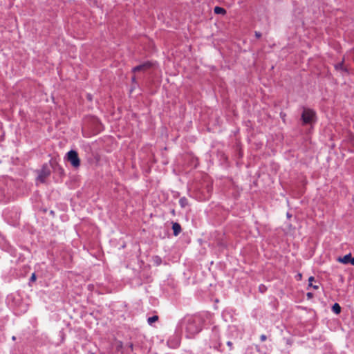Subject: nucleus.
Instances as JSON below:
<instances>
[{
  "mask_svg": "<svg viewBox=\"0 0 354 354\" xmlns=\"http://www.w3.org/2000/svg\"><path fill=\"white\" fill-rule=\"evenodd\" d=\"M219 339V329L215 326L212 330V334L210 336V347H212L217 351H222V344Z\"/></svg>",
  "mask_w": 354,
  "mask_h": 354,
  "instance_id": "nucleus-4",
  "label": "nucleus"
},
{
  "mask_svg": "<svg viewBox=\"0 0 354 354\" xmlns=\"http://www.w3.org/2000/svg\"><path fill=\"white\" fill-rule=\"evenodd\" d=\"M131 82H132L133 84H135V85H136V84H138V82H137V80H136V76H135V75H133V77H131Z\"/></svg>",
  "mask_w": 354,
  "mask_h": 354,
  "instance_id": "nucleus-24",
  "label": "nucleus"
},
{
  "mask_svg": "<svg viewBox=\"0 0 354 354\" xmlns=\"http://www.w3.org/2000/svg\"><path fill=\"white\" fill-rule=\"evenodd\" d=\"M307 296H308V297H311L313 296V294H312V293H310V292H308V293L307 294Z\"/></svg>",
  "mask_w": 354,
  "mask_h": 354,
  "instance_id": "nucleus-34",
  "label": "nucleus"
},
{
  "mask_svg": "<svg viewBox=\"0 0 354 354\" xmlns=\"http://www.w3.org/2000/svg\"><path fill=\"white\" fill-rule=\"evenodd\" d=\"M103 130V125L100 120L95 116L87 117L82 127V135L84 137L89 138L97 135Z\"/></svg>",
  "mask_w": 354,
  "mask_h": 354,
  "instance_id": "nucleus-2",
  "label": "nucleus"
},
{
  "mask_svg": "<svg viewBox=\"0 0 354 354\" xmlns=\"http://www.w3.org/2000/svg\"><path fill=\"white\" fill-rule=\"evenodd\" d=\"M49 164L56 176H58L60 179L65 176V171L64 168L58 163L56 160L51 159L49 161Z\"/></svg>",
  "mask_w": 354,
  "mask_h": 354,
  "instance_id": "nucleus-6",
  "label": "nucleus"
},
{
  "mask_svg": "<svg viewBox=\"0 0 354 354\" xmlns=\"http://www.w3.org/2000/svg\"><path fill=\"white\" fill-rule=\"evenodd\" d=\"M49 214H50V216H52V217H55V212L54 210H50L49 212Z\"/></svg>",
  "mask_w": 354,
  "mask_h": 354,
  "instance_id": "nucleus-28",
  "label": "nucleus"
},
{
  "mask_svg": "<svg viewBox=\"0 0 354 354\" xmlns=\"http://www.w3.org/2000/svg\"><path fill=\"white\" fill-rule=\"evenodd\" d=\"M314 289H317L318 288V286H312Z\"/></svg>",
  "mask_w": 354,
  "mask_h": 354,
  "instance_id": "nucleus-36",
  "label": "nucleus"
},
{
  "mask_svg": "<svg viewBox=\"0 0 354 354\" xmlns=\"http://www.w3.org/2000/svg\"><path fill=\"white\" fill-rule=\"evenodd\" d=\"M204 321V318L201 315H187L179 322L178 324L182 329L185 330L186 337L192 339L202 330Z\"/></svg>",
  "mask_w": 354,
  "mask_h": 354,
  "instance_id": "nucleus-1",
  "label": "nucleus"
},
{
  "mask_svg": "<svg viewBox=\"0 0 354 354\" xmlns=\"http://www.w3.org/2000/svg\"><path fill=\"white\" fill-rule=\"evenodd\" d=\"M214 12L215 14H217V15H225V14H226V10L223 8L220 7V6L214 7Z\"/></svg>",
  "mask_w": 354,
  "mask_h": 354,
  "instance_id": "nucleus-15",
  "label": "nucleus"
},
{
  "mask_svg": "<svg viewBox=\"0 0 354 354\" xmlns=\"http://www.w3.org/2000/svg\"><path fill=\"white\" fill-rule=\"evenodd\" d=\"M297 279H301V274L299 273L297 276Z\"/></svg>",
  "mask_w": 354,
  "mask_h": 354,
  "instance_id": "nucleus-32",
  "label": "nucleus"
},
{
  "mask_svg": "<svg viewBox=\"0 0 354 354\" xmlns=\"http://www.w3.org/2000/svg\"><path fill=\"white\" fill-rule=\"evenodd\" d=\"M152 261L153 263V265L158 266L162 264V258L158 255H155L152 257Z\"/></svg>",
  "mask_w": 354,
  "mask_h": 354,
  "instance_id": "nucleus-14",
  "label": "nucleus"
},
{
  "mask_svg": "<svg viewBox=\"0 0 354 354\" xmlns=\"http://www.w3.org/2000/svg\"><path fill=\"white\" fill-rule=\"evenodd\" d=\"M171 213L175 216L176 213H175V210L173 209L171 211Z\"/></svg>",
  "mask_w": 354,
  "mask_h": 354,
  "instance_id": "nucleus-33",
  "label": "nucleus"
},
{
  "mask_svg": "<svg viewBox=\"0 0 354 354\" xmlns=\"http://www.w3.org/2000/svg\"><path fill=\"white\" fill-rule=\"evenodd\" d=\"M123 348V343L121 341H118L116 342V346L115 348L118 351H120Z\"/></svg>",
  "mask_w": 354,
  "mask_h": 354,
  "instance_id": "nucleus-20",
  "label": "nucleus"
},
{
  "mask_svg": "<svg viewBox=\"0 0 354 354\" xmlns=\"http://www.w3.org/2000/svg\"><path fill=\"white\" fill-rule=\"evenodd\" d=\"M179 204L181 207L184 208L188 205V200L184 196L179 200Z\"/></svg>",
  "mask_w": 354,
  "mask_h": 354,
  "instance_id": "nucleus-16",
  "label": "nucleus"
},
{
  "mask_svg": "<svg viewBox=\"0 0 354 354\" xmlns=\"http://www.w3.org/2000/svg\"><path fill=\"white\" fill-rule=\"evenodd\" d=\"M65 160L70 162L74 168H78L80 166L81 161L78 153L76 150L71 149L68 151L64 157Z\"/></svg>",
  "mask_w": 354,
  "mask_h": 354,
  "instance_id": "nucleus-5",
  "label": "nucleus"
},
{
  "mask_svg": "<svg viewBox=\"0 0 354 354\" xmlns=\"http://www.w3.org/2000/svg\"><path fill=\"white\" fill-rule=\"evenodd\" d=\"M226 344L227 345V346H229L230 350H232V348H233V343L231 341L227 342Z\"/></svg>",
  "mask_w": 354,
  "mask_h": 354,
  "instance_id": "nucleus-23",
  "label": "nucleus"
},
{
  "mask_svg": "<svg viewBox=\"0 0 354 354\" xmlns=\"http://www.w3.org/2000/svg\"><path fill=\"white\" fill-rule=\"evenodd\" d=\"M255 35L257 38H259L261 36V34L259 32H255Z\"/></svg>",
  "mask_w": 354,
  "mask_h": 354,
  "instance_id": "nucleus-30",
  "label": "nucleus"
},
{
  "mask_svg": "<svg viewBox=\"0 0 354 354\" xmlns=\"http://www.w3.org/2000/svg\"><path fill=\"white\" fill-rule=\"evenodd\" d=\"M335 68L337 70H341V71H346V69L344 67L343 62L339 63L335 65Z\"/></svg>",
  "mask_w": 354,
  "mask_h": 354,
  "instance_id": "nucleus-21",
  "label": "nucleus"
},
{
  "mask_svg": "<svg viewBox=\"0 0 354 354\" xmlns=\"http://www.w3.org/2000/svg\"><path fill=\"white\" fill-rule=\"evenodd\" d=\"M36 280H37V275L35 272H33L29 279V282H28L29 286H31V283L35 282Z\"/></svg>",
  "mask_w": 354,
  "mask_h": 354,
  "instance_id": "nucleus-19",
  "label": "nucleus"
},
{
  "mask_svg": "<svg viewBox=\"0 0 354 354\" xmlns=\"http://www.w3.org/2000/svg\"><path fill=\"white\" fill-rule=\"evenodd\" d=\"M128 347L131 349V351L133 350V344L130 342L127 344Z\"/></svg>",
  "mask_w": 354,
  "mask_h": 354,
  "instance_id": "nucleus-27",
  "label": "nucleus"
},
{
  "mask_svg": "<svg viewBox=\"0 0 354 354\" xmlns=\"http://www.w3.org/2000/svg\"><path fill=\"white\" fill-rule=\"evenodd\" d=\"M167 343H168L169 347L173 348H177L180 345V342L177 339L175 340L169 339L168 340Z\"/></svg>",
  "mask_w": 354,
  "mask_h": 354,
  "instance_id": "nucleus-13",
  "label": "nucleus"
},
{
  "mask_svg": "<svg viewBox=\"0 0 354 354\" xmlns=\"http://www.w3.org/2000/svg\"><path fill=\"white\" fill-rule=\"evenodd\" d=\"M304 124H313L315 121V112L309 109H304L301 115Z\"/></svg>",
  "mask_w": 354,
  "mask_h": 354,
  "instance_id": "nucleus-9",
  "label": "nucleus"
},
{
  "mask_svg": "<svg viewBox=\"0 0 354 354\" xmlns=\"http://www.w3.org/2000/svg\"><path fill=\"white\" fill-rule=\"evenodd\" d=\"M51 167H50V164L48 165L45 163L42 165L41 169L38 171V176L37 180L44 183L46 181V179L51 174Z\"/></svg>",
  "mask_w": 354,
  "mask_h": 354,
  "instance_id": "nucleus-8",
  "label": "nucleus"
},
{
  "mask_svg": "<svg viewBox=\"0 0 354 354\" xmlns=\"http://www.w3.org/2000/svg\"><path fill=\"white\" fill-rule=\"evenodd\" d=\"M351 265L354 266V257L352 258V259H351V263H350Z\"/></svg>",
  "mask_w": 354,
  "mask_h": 354,
  "instance_id": "nucleus-31",
  "label": "nucleus"
},
{
  "mask_svg": "<svg viewBox=\"0 0 354 354\" xmlns=\"http://www.w3.org/2000/svg\"><path fill=\"white\" fill-rule=\"evenodd\" d=\"M252 349L254 348L257 353H260L259 346L258 345H254L251 347Z\"/></svg>",
  "mask_w": 354,
  "mask_h": 354,
  "instance_id": "nucleus-26",
  "label": "nucleus"
},
{
  "mask_svg": "<svg viewBox=\"0 0 354 354\" xmlns=\"http://www.w3.org/2000/svg\"><path fill=\"white\" fill-rule=\"evenodd\" d=\"M332 310L335 314H339L341 312V307L337 303H335L333 306Z\"/></svg>",
  "mask_w": 354,
  "mask_h": 354,
  "instance_id": "nucleus-17",
  "label": "nucleus"
},
{
  "mask_svg": "<svg viewBox=\"0 0 354 354\" xmlns=\"http://www.w3.org/2000/svg\"><path fill=\"white\" fill-rule=\"evenodd\" d=\"M259 289L260 292L263 293L266 291V286H264L263 284H261L259 287Z\"/></svg>",
  "mask_w": 354,
  "mask_h": 354,
  "instance_id": "nucleus-22",
  "label": "nucleus"
},
{
  "mask_svg": "<svg viewBox=\"0 0 354 354\" xmlns=\"http://www.w3.org/2000/svg\"><path fill=\"white\" fill-rule=\"evenodd\" d=\"M172 230L173 234L175 236H177L180 234L182 231V228L180 225L177 222H172Z\"/></svg>",
  "mask_w": 354,
  "mask_h": 354,
  "instance_id": "nucleus-11",
  "label": "nucleus"
},
{
  "mask_svg": "<svg viewBox=\"0 0 354 354\" xmlns=\"http://www.w3.org/2000/svg\"><path fill=\"white\" fill-rule=\"evenodd\" d=\"M11 197V191L5 179H0V202L8 203Z\"/></svg>",
  "mask_w": 354,
  "mask_h": 354,
  "instance_id": "nucleus-3",
  "label": "nucleus"
},
{
  "mask_svg": "<svg viewBox=\"0 0 354 354\" xmlns=\"http://www.w3.org/2000/svg\"><path fill=\"white\" fill-rule=\"evenodd\" d=\"M260 339L261 341H265L266 340V335L265 334L261 335L260 337Z\"/></svg>",
  "mask_w": 354,
  "mask_h": 354,
  "instance_id": "nucleus-29",
  "label": "nucleus"
},
{
  "mask_svg": "<svg viewBox=\"0 0 354 354\" xmlns=\"http://www.w3.org/2000/svg\"><path fill=\"white\" fill-rule=\"evenodd\" d=\"M352 257L351 254H346L343 257L338 258L337 261L344 264H348L351 263V259H352Z\"/></svg>",
  "mask_w": 354,
  "mask_h": 354,
  "instance_id": "nucleus-12",
  "label": "nucleus"
},
{
  "mask_svg": "<svg viewBox=\"0 0 354 354\" xmlns=\"http://www.w3.org/2000/svg\"><path fill=\"white\" fill-rule=\"evenodd\" d=\"M154 65V63L151 61H146L141 64H139L131 69V72L133 73H136L137 72L142 71L145 72L152 68Z\"/></svg>",
  "mask_w": 354,
  "mask_h": 354,
  "instance_id": "nucleus-10",
  "label": "nucleus"
},
{
  "mask_svg": "<svg viewBox=\"0 0 354 354\" xmlns=\"http://www.w3.org/2000/svg\"><path fill=\"white\" fill-rule=\"evenodd\" d=\"M135 88V85L131 87L130 91L132 92L133 91V89Z\"/></svg>",
  "mask_w": 354,
  "mask_h": 354,
  "instance_id": "nucleus-35",
  "label": "nucleus"
},
{
  "mask_svg": "<svg viewBox=\"0 0 354 354\" xmlns=\"http://www.w3.org/2000/svg\"><path fill=\"white\" fill-rule=\"evenodd\" d=\"M198 189L201 190V196H200L201 200L207 201L210 198L213 191V186L212 183H205Z\"/></svg>",
  "mask_w": 354,
  "mask_h": 354,
  "instance_id": "nucleus-7",
  "label": "nucleus"
},
{
  "mask_svg": "<svg viewBox=\"0 0 354 354\" xmlns=\"http://www.w3.org/2000/svg\"><path fill=\"white\" fill-rule=\"evenodd\" d=\"M158 320V315H153L152 317H149L147 319V322L149 325H151L153 323L156 322Z\"/></svg>",
  "mask_w": 354,
  "mask_h": 354,
  "instance_id": "nucleus-18",
  "label": "nucleus"
},
{
  "mask_svg": "<svg viewBox=\"0 0 354 354\" xmlns=\"http://www.w3.org/2000/svg\"><path fill=\"white\" fill-rule=\"evenodd\" d=\"M314 281V277H310L308 279V281H309V286H313V281Z\"/></svg>",
  "mask_w": 354,
  "mask_h": 354,
  "instance_id": "nucleus-25",
  "label": "nucleus"
},
{
  "mask_svg": "<svg viewBox=\"0 0 354 354\" xmlns=\"http://www.w3.org/2000/svg\"><path fill=\"white\" fill-rule=\"evenodd\" d=\"M88 98L89 100H91V95H88Z\"/></svg>",
  "mask_w": 354,
  "mask_h": 354,
  "instance_id": "nucleus-37",
  "label": "nucleus"
}]
</instances>
